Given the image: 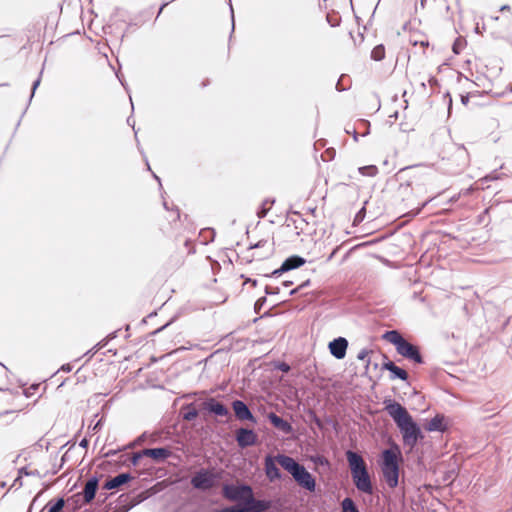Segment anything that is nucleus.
<instances>
[{"label": "nucleus", "instance_id": "a878e982", "mask_svg": "<svg viewBox=\"0 0 512 512\" xmlns=\"http://www.w3.org/2000/svg\"><path fill=\"white\" fill-rule=\"evenodd\" d=\"M31 469H28L27 467H23L19 470L18 477L14 480L13 484L11 485V488H20L23 486L22 478L23 476H28V473Z\"/></svg>", "mask_w": 512, "mask_h": 512}, {"label": "nucleus", "instance_id": "f704fd0d", "mask_svg": "<svg viewBox=\"0 0 512 512\" xmlns=\"http://www.w3.org/2000/svg\"><path fill=\"white\" fill-rule=\"evenodd\" d=\"M28 476H33V477H37V478H40L41 477V474L38 470L36 469H31L28 473Z\"/></svg>", "mask_w": 512, "mask_h": 512}, {"label": "nucleus", "instance_id": "39448f33", "mask_svg": "<svg viewBox=\"0 0 512 512\" xmlns=\"http://www.w3.org/2000/svg\"><path fill=\"white\" fill-rule=\"evenodd\" d=\"M383 338L393 344L396 347L397 353L402 357L418 364L423 363L418 347L406 341L398 331H387Z\"/></svg>", "mask_w": 512, "mask_h": 512}, {"label": "nucleus", "instance_id": "4c0bfd02", "mask_svg": "<svg viewBox=\"0 0 512 512\" xmlns=\"http://www.w3.org/2000/svg\"><path fill=\"white\" fill-rule=\"evenodd\" d=\"M195 416H196V412H194V413H189L185 418L190 420V419H192V418H193V417H195Z\"/></svg>", "mask_w": 512, "mask_h": 512}, {"label": "nucleus", "instance_id": "20e7f679", "mask_svg": "<svg viewBox=\"0 0 512 512\" xmlns=\"http://www.w3.org/2000/svg\"><path fill=\"white\" fill-rule=\"evenodd\" d=\"M276 461L293 476L300 486L311 492L315 490V480L304 466L286 455L276 456Z\"/></svg>", "mask_w": 512, "mask_h": 512}, {"label": "nucleus", "instance_id": "4468645a", "mask_svg": "<svg viewBox=\"0 0 512 512\" xmlns=\"http://www.w3.org/2000/svg\"><path fill=\"white\" fill-rule=\"evenodd\" d=\"M204 406L208 411L214 413L215 415H218V416L229 415L228 409L222 403L216 401L214 398L208 399L204 403Z\"/></svg>", "mask_w": 512, "mask_h": 512}, {"label": "nucleus", "instance_id": "58836bf2", "mask_svg": "<svg viewBox=\"0 0 512 512\" xmlns=\"http://www.w3.org/2000/svg\"><path fill=\"white\" fill-rule=\"evenodd\" d=\"M38 83H39V81H36V82L34 83L33 90H32V93H31V97H34L35 88H36V86L38 85Z\"/></svg>", "mask_w": 512, "mask_h": 512}, {"label": "nucleus", "instance_id": "cd10ccee", "mask_svg": "<svg viewBox=\"0 0 512 512\" xmlns=\"http://www.w3.org/2000/svg\"><path fill=\"white\" fill-rule=\"evenodd\" d=\"M295 215H297L299 218L293 220L295 224L296 229H300V231H297V235H300L301 233H305L304 227L308 226V222H306L305 219H303L298 212H294Z\"/></svg>", "mask_w": 512, "mask_h": 512}, {"label": "nucleus", "instance_id": "2eb2a0df", "mask_svg": "<svg viewBox=\"0 0 512 512\" xmlns=\"http://www.w3.org/2000/svg\"><path fill=\"white\" fill-rule=\"evenodd\" d=\"M275 460L276 458L274 459L272 456H267L265 458V472L270 481L279 479L281 476L280 471L275 464Z\"/></svg>", "mask_w": 512, "mask_h": 512}, {"label": "nucleus", "instance_id": "b1692460", "mask_svg": "<svg viewBox=\"0 0 512 512\" xmlns=\"http://www.w3.org/2000/svg\"><path fill=\"white\" fill-rule=\"evenodd\" d=\"M467 46V40L463 36H458L452 46V50L455 54H460Z\"/></svg>", "mask_w": 512, "mask_h": 512}, {"label": "nucleus", "instance_id": "c9c22d12", "mask_svg": "<svg viewBox=\"0 0 512 512\" xmlns=\"http://www.w3.org/2000/svg\"><path fill=\"white\" fill-rule=\"evenodd\" d=\"M280 369L284 372H287L289 371L290 367L287 364H282Z\"/></svg>", "mask_w": 512, "mask_h": 512}, {"label": "nucleus", "instance_id": "aec40b11", "mask_svg": "<svg viewBox=\"0 0 512 512\" xmlns=\"http://www.w3.org/2000/svg\"><path fill=\"white\" fill-rule=\"evenodd\" d=\"M305 263V260L298 256H293L285 260L282 264V270L287 271L300 267Z\"/></svg>", "mask_w": 512, "mask_h": 512}, {"label": "nucleus", "instance_id": "6ab92c4d", "mask_svg": "<svg viewBox=\"0 0 512 512\" xmlns=\"http://www.w3.org/2000/svg\"><path fill=\"white\" fill-rule=\"evenodd\" d=\"M425 429L427 431H445L446 430V424H445V418L443 415H436L434 418H432L426 425Z\"/></svg>", "mask_w": 512, "mask_h": 512}, {"label": "nucleus", "instance_id": "0eeeda50", "mask_svg": "<svg viewBox=\"0 0 512 512\" xmlns=\"http://www.w3.org/2000/svg\"><path fill=\"white\" fill-rule=\"evenodd\" d=\"M216 478L211 471L202 469L192 477L191 484L196 489L208 490L215 485Z\"/></svg>", "mask_w": 512, "mask_h": 512}, {"label": "nucleus", "instance_id": "5701e85b", "mask_svg": "<svg viewBox=\"0 0 512 512\" xmlns=\"http://www.w3.org/2000/svg\"><path fill=\"white\" fill-rule=\"evenodd\" d=\"M65 505V501L63 498H59L56 502L52 503V501L48 502L45 506L47 512H62Z\"/></svg>", "mask_w": 512, "mask_h": 512}, {"label": "nucleus", "instance_id": "f257e3e1", "mask_svg": "<svg viewBox=\"0 0 512 512\" xmlns=\"http://www.w3.org/2000/svg\"><path fill=\"white\" fill-rule=\"evenodd\" d=\"M222 494L228 501L239 503L240 508H250L251 511L265 512L271 507L270 501L255 499L249 485L226 484L222 488Z\"/></svg>", "mask_w": 512, "mask_h": 512}, {"label": "nucleus", "instance_id": "ea45409f", "mask_svg": "<svg viewBox=\"0 0 512 512\" xmlns=\"http://www.w3.org/2000/svg\"><path fill=\"white\" fill-rule=\"evenodd\" d=\"M504 10H507L509 11L510 10V7L508 5H504L500 8V11H504Z\"/></svg>", "mask_w": 512, "mask_h": 512}, {"label": "nucleus", "instance_id": "c85d7f7f", "mask_svg": "<svg viewBox=\"0 0 512 512\" xmlns=\"http://www.w3.org/2000/svg\"><path fill=\"white\" fill-rule=\"evenodd\" d=\"M343 512H359L351 498H345L342 501Z\"/></svg>", "mask_w": 512, "mask_h": 512}, {"label": "nucleus", "instance_id": "a211bd4d", "mask_svg": "<svg viewBox=\"0 0 512 512\" xmlns=\"http://www.w3.org/2000/svg\"><path fill=\"white\" fill-rule=\"evenodd\" d=\"M130 479H131V476L128 473L119 474L116 477L108 480L105 483L104 488L107 490H112V489L118 488L121 485L127 483Z\"/></svg>", "mask_w": 512, "mask_h": 512}, {"label": "nucleus", "instance_id": "bb28decb", "mask_svg": "<svg viewBox=\"0 0 512 512\" xmlns=\"http://www.w3.org/2000/svg\"><path fill=\"white\" fill-rule=\"evenodd\" d=\"M371 57L375 61H381L385 58V48L383 45H378L373 48L371 52Z\"/></svg>", "mask_w": 512, "mask_h": 512}, {"label": "nucleus", "instance_id": "f03ea898", "mask_svg": "<svg viewBox=\"0 0 512 512\" xmlns=\"http://www.w3.org/2000/svg\"><path fill=\"white\" fill-rule=\"evenodd\" d=\"M385 410L392 417L402 432L405 444L413 447L420 435V429L413 421L406 408L396 401H389L385 406Z\"/></svg>", "mask_w": 512, "mask_h": 512}, {"label": "nucleus", "instance_id": "f3484780", "mask_svg": "<svg viewBox=\"0 0 512 512\" xmlns=\"http://www.w3.org/2000/svg\"><path fill=\"white\" fill-rule=\"evenodd\" d=\"M98 487V480L96 478H92L88 480L85 484L84 490H83V497L85 503H90L96 494Z\"/></svg>", "mask_w": 512, "mask_h": 512}, {"label": "nucleus", "instance_id": "6e6552de", "mask_svg": "<svg viewBox=\"0 0 512 512\" xmlns=\"http://www.w3.org/2000/svg\"><path fill=\"white\" fill-rule=\"evenodd\" d=\"M407 101L404 98H385V101L380 104V107H382L385 111V113L388 115V117H394L397 119L399 108L406 109Z\"/></svg>", "mask_w": 512, "mask_h": 512}, {"label": "nucleus", "instance_id": "dca6fc26", "mask_svg": "<svg viewBox=\"0 0 512 512\" xmlns=\"http://www.w3.org/2000/svg\"><path fill=\"white\" fill-rule=\"evenodd\" d=\"M268 419L271 424L282 432L289 434L292 432V426L287 421L283 420L281 417L276 415L275 413H269Z\"/></svg>", "mask_w": 512, "mask_h": 512}, {"label": "nucleus", "instance_id": "473e14b6", "mask_svg": "<svg viewBox=\"0 0 512 512\" xmlns=\"http://www.w3.org/2000/svg\"><path fill=\"white\" fill-rule=\"evenodd\" d=\"M427 204V201L423 202L419 207H417L415 210H412L408 213V215L410 216H416L418 215L421 210L423 209V207H425V205Z\"/></svg>", "mask_w": 512, "mask_h": 512}, {"label": "nucleus", "instance_id": "7c9ffc66", "mask_svg": "<svg viewBox=\"0 0 512 512\" xmlns=\"http://www.w3.org/2000/svg\"><path fill=\"white\" fill-rule=\"evenodd\" d=\"M40 384L31 385L28 389L25 390V395L30 397L35 394V392L39 389Z\"/></svg>", "mask_w": 512, "mask_h": 512}, {"label": "nucleus", "instance_id": "9d476101", "mask_svg": "<svg viewBox=\"0 0 512 512\" xmlns=\"http://www.w3.org/2000/svg\"><path fill=\"white\" fill-rule=\"evenodd\" d=\"M347 347L348 341L343 337L334 339L329 343L330 353L337 359H343L345 357Z\"/></svg>", "mask_w": 512, "mask_h": 512}, {"label": "nucleus", "instance_id": "c756f323", "mask_svg": "<svg viewBox=\"0 0 512 512\" xmlns=\"http://www.w3.org/2000/svg\"><path fill=\"white\" fill-rule=\"evenodd\" d=\"M215 512H255V511H251L250 508H240L239 505H235V506L223 508L221 510H217Z\"/></svg>", "mask_w": 512, "mask_h": 512}, {"label": "nucleus", "instance_id": "72a5a7b5", "mask_svg": "<svg viewBox=\"0 0 512 512\" xmlns=\"http://www.w3.org/2000/svg\"><path fill=\"white\" fill-rule=\"evenodd\" d=\"M317 212V206L307 208V213L311 214L313 217H317Z\"/></svg>", "mask_w": 512, "mask_h": 512}, {"label": "nucleus", "instance_id": "f8f14e48", "mask_svg": "<svg viewBox=\"0 0 512 512\" xmlns=\"http://www.w3.org/2000/svg\"><path fill=\"white\" fill-rule=\"evenodd\" d=\"M141 455L150 457L156 461L164 460L170 455V451L166 448H153V449H144L141 454H136L134 456V463H136V459Z\"/></svg>", "mask_w": 512, "mask_h": 512}, {"label": "nucleus", "instance_id": "1a4fd4ad", "mask_svg": "<svg viewBox=\"0 0 512 512\" xmlns=\"http://www.w3.org/2000/svg\"><path fill=\"white\" fill-rule=\"evenodd\" d=\"M236 441L239 447L246 448L256 444L257 434L253 430L240 428L236 432Z\"/></svg>", "mask_w": 512, "mask_h": 512}, {"label": "nucleus", "instance_id": "a19ab883", "mask_svg": "<svg viewBox=\"0 0 512 512\" xmlns=\"http://www.w3.org/2000/svg\"><path fill=\"white\" fill-rule=\"evenodd\" d=\"M461 100H462V103L464 105H466L468 103V101H469V98L463 97V98H461Z\"/></svg>", "mask_w": 512, "mask_h": 512}, {"label": "nucleus", "instance_id": "ddd939ff", "mask_svg": "<svg viewBox=\"0 0 512 512\" xmlns=\"http://www.w3.org/2000/svg\"><path fill=\"white\" fill-rule=\"evenodd\" d=\"M382 368L385 369V370H388V371H390L392 373V375L390 376L391 380L399 378V379H401L403 381H406L408 379L407 371H405L404 369L398 367L397 365H395L394 362H392L390 360H387L386 362H384L383 365H382Z\"/></svg>", "mask_w": 512, "mask_h": 512}, {"label": "nucleus", "instance_id": "7ed1b4c3", "mask_svg": "<svg viewBox=\"0 0 512 512\" xmlns=\"http://www.w3.org/2000/svg\"><path fill=\"white\" fill-rule=\"evenodd\" d=\"M353 482L357 489L366 494H372L373 487L364 459L353 451L346 452Z\"/></svg>", "mask_w": 512, "mask_h": 512}, {"label": "nucleus", "instance_id": "e433bc0d", "mask_svg": "<svg viewBox=\"0 0 512 512\" xmlns=\"http://www.w3.org/2000/svg\"><path fill=\"white\" fill-rule=\"evenodd\" d=\"M167 5H168V3H164V4L160 7L157 17H159V15L162 13V11L164 10V8H165Z\"/></svg>", "mask_w": 512, "mask_h": 512}, {"label": "nucleus", "instance_id": "412c9836", "mask_svg": "<svg viewBox=\"0 0 512 512\" xmlns=\"http://www.w3.org/2000/svg\"><path fill=\"white\" fill-rule=\"evenodd\" d=\"M409 42L413 46L419 45L421 48L426 49L429 46V40L426 35H410Z\"/></svg>", "mask_w": 512, "mask_h": 512}, {"label": "nucleus", "instance_id": "4be33fe9", "mask_svg": "<svg viewBox=\"0 0 512 512\" xmlns=\"http://www.w3.org/2000/svg\"><path fill=\"white\" fill-rule=\"evenodd\" d=\"M274 199H265L262 204H261V207L259 209V211L257 212V216L259 218H264L266 217L267 213L270 211V209L272 208L273 204H274Z\"/></svg>", "mask_w": 512, "mask_h": 512}, {"label": "nucleus", "instance_id": "9b49d317", "mask_svg": "<svg viewBox=\"0 0 512 512\" xmlns=\"http://www.w3.org/2000/svg\"><path fill=\"white\" fill-rule=\"evenodd\" d=\"M232 408L235 413V416L237 419L244 421L249 420L252 422H255V418L251 411L249 410L248 406L241 400H235L232 403Z\"/></svg>", "mask_w": 512, "mask_h": 512}, {"label": "nucleus", "instance_id": "423d86ee", "mask_svg": "<svg viewBox=\"0 0 512 512\" xmlns=\"http://www.w3.org/2000/svg\"><path fill=\"white\" fill-rule=\"evenodd\" d=\"M383 477L390 488L398 485L399 463L398 455L394 450L387 449L383 452Z\"/></svg>", "mask_w": 512, "mask_h": 512}, {"label": "nucleus", "instance_id": "393cba45", "mask_svg": "<svg viewBox=\"0 0 512 512\" xmlns=\"http://www.w3.org/2000/svg\"><path fill=\"white\" fill-rule=\"evenodd\" d=\"M359 172L363 176L374 177L378 174V168L375 165H367L360 167Z\"/></svg>", "mask_w": 512, "mask_h": 512}, {"label": "nucleus", "instance_id": "2f4dec72", "mask_svg": "<svg viewBox=\"0 0 512 512\" xmlns=\"http://www.w3.org/2000/svg\"><path fill=\"white\" fill-rule=\"evenodd\" d=\"M370 352H371V351H370V350H368V349H362V350L358 353V355H357V359H358V360H362V361H363V360H365V359L368 357V355H369V353H370Z\"/></svg>", "mask_w": 512, "mask_h": 512}]
</instances>
